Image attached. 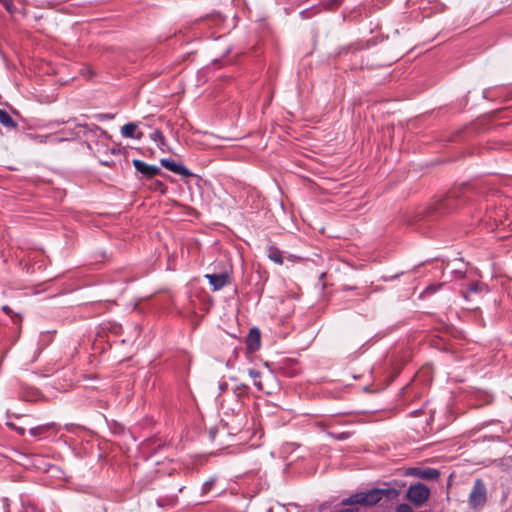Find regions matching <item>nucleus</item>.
<instances>
[{
    "mask_svg": "<svg viewBox=\"0 0 512 512\" xmlns=\"http://www.w3.org/2000/svg\"><path fill=\"white\" fill-rule=\"evenodd\" d=\"M386 492V490L378 488L357 492L355 494H352L348 498L344 499L342 501V504L351 507H353L354 505L372 506L377 504L380 500H382Z\"/></svg>",
    "mask_w": 512,
    "mask_h": 512,
    "instance_id": "nucleus-1",
    "label": "nucleus"
},
{
    "mask_svg": "<svg viewBox=\"0 0 512 512\" xmlns=\"http://www.w3.org/2000/svg\"><path fill=\"white\" fill-rule=\"evenodd\" d=\"M484 223L492 231L499 230L500 238L506 237V235L500 234L501 230H505L511 225V221L507 216L506 210L502 206L487 211L484 218Z\"/></svg>",
    "mask_w": 512,
    "mask_h": 512,
    "instance_id": "nucleus-2",
    "label": "nucleus"
},
{
    "mask_svg": "<svg viewBox=\"0 0 512 512\" xmlns=\"http://www.w3.org/2000/svg\"><path fill=\"white\" fill-rule=\"evenodd\" d=\"M487 501V489L482 479L474 481L472 490L469 494V506L476 509L484 506Z\"/></svg>",
    "mask_w": 512,
    "mask_h": 512,
    "instance_id": "nucleus-3",
    "label": "nucleus"
},
{
    "mask_svg": "<svg viewBox=\"0 0 512 512\" xmlns=\"http://www.w3.org/2000/svg\"><path fill=\"white\" fill-rule=\"evenodd\" d=\"M429 495V488L422 483L413 484L407 490V498L415 506L424 504L428 500Z\"/></svg>",
    "mask_w": 512,
    "mask_h": 512,
    "instance_id": "nucleus-4",
    "label": "nucleus"
},
{
    "mask_svg": "<svg viewBox=\"0 0 512 512\" xmlns=\"http://www.w3.org/2000/svg\"><path fill=\"white\" fill-rule=\"evenodd\" d=\"M132 163L137 172L148 178L154 177L161 172L158 166L150 165L139 159H134Z\"/></svg>",
    "mask_w": 512,
    "mask_h": 512,
    "instance_id": "nucleus-5",
    "label": "nucleus"
},
{
    "mask_svg": "<svg viewBox=\"0 0 512 512\" xmlns=\"http://www.w3.org/2000/svg\"><path fill=\"white\" fill-rule=\"evenodd\" d=\"M160 164L167 170L183 177L193 176V173L189 169H187L181 163H177L173 160L164 158L160 160Z\"/></svg>",
    "mask_w": 512,
    "mask_h": 512,
    "instance_id": "nucleus-6",
    "label": "nucleus"
},
{
    "mask_svg": "<svg viewBox=\"0 0 512 512\" xmlns=\"http://www.w3.org/2000/svg\"><path fill=\"white\" fill-rule=\"evenodd\" d=\"M205 278L208 279L214 291L222 289L229 283V275L226 272L219 274H206Z\"/></svg>",
    "mask_w": 512,
    "mask_h": 512,
    "instance_id": "nucleus-7",
    "label": "nucleus"
},
{
    "mask_svg": "<svg viewBox=\"0 0 512 512\" xmlns=\"http://www.w3.org/2000/svg\"><path fill=\"white\" fill-rule=\"evenodd\" d=\"M121 135L125 138L140 140L143 133L138 130V124L135 122H129L122 126Z\"/></svg>",
    "mask_w": 512,
    "mask_h": 512,
    "instance_id": "nucleus-8",
    "label": "nucleus"
},
{
    "mask_svg": "<svg viewBox=\"0 0 512 512\" xmlns=\"http://www.w3.org/2000/svg\"><path fill=\"white\" fill-rule=\"evenodd\" d=\"M260 338L261 336L258 328L250 329L246 338L247 349L250 351L258 350L260 347Z\"/></svg>",
    "mask_w": 512,
    "mask_h": 512,
    "instance_id": "nucleus-9",
    "label": "nucleus"
},
{
    "mask_svg": "<svg viewBox=\"0 0 512 512\" xmlns=\"http://www.w3.org/2000/svg\"><path fill=\"white\" fill-rule=\"evenodd\" d=\"M150 139L157 144L158 148L161 151H165V149L167 147L166 139H165L164 134L160 130L156 129L155 131H153L150 134Z\"/></svg>",
    "mask_w": 512,
    "mask_h": 512,
    "instance_id": "nucleus-10",
    "label": "nucleus"
},
{
    "mask_svg": "<svg viewBox=\"0 0 512 512\" xmlns=\"http://www.w3.org/2000/svg\"><path fill=\"white\" fill-rule=\"evenodd\" d=\"M416 475L423 479H437L440 475L439 471L434 468H426L419 471Z\"/></svg>",
    "mask_w": 512,
    "mask_h": 512,
    "instance_id": "nucleus-11",
    "label": "nucleus"
},
{
    "mask_svg": "<svg viewBox=\"0 0 512 512\" xmlns=\"http://www.w3.org/2000/svg\"><path fill=\"white\" fill-rule=\"evenodd\" d=\"M486 290V285L479 283V282H473L469 285L467 293L464 294V297L468 299V296L473 293H479Z\"/></svg>",
    "mask_w": 512,
    "mask_h": 512,
    "instance_id": "nucleus-12",
    "label": "nucleus"
},
{
    "mask_svg": "<svg viewBox=\"0 0 512 512\" xmlns=\"http://www.w3.org/2000/svg\"><path fill=\"white\" fill-rule=\"evenodd\" d=\"M249 377L253 380L254 386L257 388L258 391L263 390V384L260 380V373L255 369H249L248 370Z\"/></svg>",
    "mask_w": 512,
    "mask_h": 512,
    "instance_id": "nucleus-13",
    "label": "nucleus"
},
{
    "mask_svg": "<svg viewBox=\"0 0 512 512\" xmlns=\"http://www.w3.org/2000/svg\"><path fill=\"white\" fill-rule=\"evenodd\" d=\"M0 123L5 127L15 126V123L11 116L3 109H0Z\"/></svg>",
    "mask_w": 512,
    "mask_h": 512,
    "instance_id": "nucleus-14",
    "label": "nucleus"
},
{
    "mask_svg": "<svg viewBox=\"0 0 512 512\" xmlns=\"http://www.w3.org/2000/svg\"><path fill=\"white\" fill-rule=\"evenodd\" d=\"M270 260L277 264H283V255L279 250H271L268 254Z\"/></svg>",
    "mask_w": 512,
    "mask_h": 512,
    "instance_id": "nucleus-15",
    "label": "nucleus"
},
{
    "mask_svg": "<svg viewBox=\"0 0 512 512\" xmlns=\"http://www.w3.org/2000/svg\"><path fill=\"white\" fill-rule=\"evenodd\" d=\"M233 392L237 398H241L247 394L248 387L245 384H239V385L235 386V388L233 389Z\"/></svg>",
    "mask_w": 512,
    "mask_h": 512,
    "instance_id": "nucleus-16",
    "label": "nucleus"
},
{
    "mask_svg": "<svg viewBox=\"0 0 512 512\" xmlns=\"http://www.w3.org/2000/svg\"><path fill=\"white\" fill-rule=\"evenodd\" d=\"M48 429H49V426L44 425V426L33 427L29 430V432L32 436L37 437L40 434H42L43 432H46Z\"/></svg>",
    "mask_w": 512,
    "mask_h": 512,
    "instance_id": "nucleus-17",
    "label": "nucleus"
},
{
    "mask_svg": "<svg viewBox=\"0 0 512 512\" xmlns=\"http://www.w3.org/2000/svg\"><path fill=\"white\" fill-rule=\"evenodd\" d=\"M0 3L5 7V9L13 14L16 11V7L13 3V0H0Z\"/></svg>",
    "mask_w": 512,
    "mask_h": 512,
    "instance_id": "nucleus-18",
    "label": "nucleus"
},
{
    "mask_svg": "<svg viewBox=\"0 0 512 512\" xmlns=\"http://www.w3.org/2000/svg\"><path fill=\"white\" fill-rule=\"evenodd\" d=\"M216 482V478H210L202 485L203 493H208Z\"/></svg>",
    "mask_w": 512,
    "mask_h": 512,
    "instance_id": "nucleus-19",
    "label": "nucleus"
},
{
    "mask_svg": "<svg viewBox=\"0 0 512 512\" xmlns=\"http://www.w3.org/2000/svg\"><path fill=\"white\" fill-rule=\"evenodd\" d=\"M395 512H413V510L408 504H400L396 507Z\"/></svg>",
    "mask_w": 512,
    "mask_h": 512,
    "instance_id": "nucleus-20",
    "label": "nucleus"
},
{
    "mask_svg": "<svg viewBox=\"0 0 512 512\" xmlns=\"http://www.w3.org/2000/svg\"><path fill=\"white\" fill-rule=\"evenodd\" d=\"M210 21H212L215 25H220L223 23V18L220 14H216L211 16Z\"/></svg>",
    "mask_w": 512,
    "mask_h": 512,
    "instance_id": "nucleus-21",
    "label": "nucleus"
},
{
    "mask_svg": "<svg viewBox=\"0 0 512 512\" xmlns=\"http://www.w3.org/2000/svg\"><path fill=\"white\" fill-rule=\"evenodd\" d=\"M337 512H359L358 508L356 507H348V508H344V509H341Z\"/></svg>",
    "mask_w": 512,
    "mask_h": 512,
    "instance_id": "nucleus-22",
    "label": "nucleus"
},
{
    "mask_svg": "<svg viewBox=\"0 0 512 512\" xmlns=\"http://www.w3.org/2000/svg\"><path fill=\"white\" fill-rule=\"evenodd\" d=\"M438 289V287H436L435 285H430L426 288L425 292L426 293H434L436 292Z\"/></svg>",
    "mask_w": 512,
    "mask_h": 512,
    "instance_id": "nucleus-23",
    "label": "nucleus"
},
{
    "mask_svg": "<svg viewBox=\"0 0 512 512\" xmlns=\"http://www.w3.org/2000/svg\"><path fill=\"white\" fill-rule=\"evenodd\" d=\"M237 418H238V426L233 428L234 430H239L241 428V425H242V422H243V416L242 415H237Z\"/></svg>",
    "mask_w": 512,
    "mask_h": 512,
    "instance_id": "nucleus-24",
    "label": "nucleus"
},
{
    "mask_svg": "<svg viewBox=\"0 0 512 512\" xmlns=\"http://www.w3.org/2000/svg\"><path fill=\"white\" fill-rule=\"evenodd\" d=\"M334 437L338 440H344L348 437V434L347 433H341V434H338V435H334Z\"/></svg>",
    "mask_w": 512,
    "mask_h": 512,
    "instance_id": "nucleus-25",
    "label": "nucleus"
},
{
    "mask_svg": "<svg viewBox=\"0 0 512 512\" xmlns=\"http://www.w3.org/2000/svg\"><path fill=\"white\" fill-rule=\"evenodd\" d=\"M2 310H3L7 315H10V316H11V314H12V310H11V308H10V307H8V306H6V305H5V306H3V307H2Z\"/></svg>",
    "mask_w": 512,
    "mask_h": 512,
    "instance_id": "nucleus-26",
    "label": "nucleus"
},
{
    "mask_svg": "<svg viewBox=\"0 0 512 512\" xmlns=\"http://www.w3.org/2000/svg\"><path fill=\"white\" fill-rule=\"evenodd\" d=\"M227 386H228V385H227V383H221V384L219 385V389H220V391H224V390H226V389H227Z\"/></svg>",
    "mask_w": 512,
    "mask_h": 512,
    "instance_id": "nucleus-27",
    "label": "nucleus"
},
{
    "mask_svg": "<svg viewBox=\"0 0 512 512\" xmlns=\"http://www.w3.org/2000/svg\"><path fill=\"white\" fill-rule=\"evenodd\" d=\"M306 13H307V11H302L301 12L302 17H306Z\"/></svg>",
    "mask_w": 512,
    "mask_h": 512,
    "instance_id": "nucleus-28",
    "label": "nucleus"
},
{
    "mask_svg": "<svg viewBox=\"0 0 512 512\" xmlns=\"http://www.w3.org/2000/svg\"><path fill=\"white\" fill-rule=\"evenodd\" d=\"M19 433L23 434L24 433V429H19Z\"/></svg>",
    "mask_w": 512,
    "mask_h": 512,
    "instance_id": "nucleus-29",
    "label": "nucleus"
},
{
    "mask_svg": "<svg viewBox=\"0 0 512 512\" xmlns=\"http://www.w3.org/2000/svg\"><path fill=\"white\" fill-rule=\"evenodd\" d=\"M35 512H41V511H40V510H38V509H35Z\"/></svg>",
    "mask_w": 512,
    "mask_h": 512,
    "instance_id": "nucleus-30",
    "label": "nucleus"
}]
</instances>
